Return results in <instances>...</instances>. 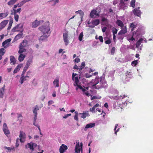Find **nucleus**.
<instances>
[{
  "label": "nucleus",
  "instance_id": "nucleus-52",
  "mask_svg": "<svg viewBox=\"0 0 153 153\" xmlns=\"http://www.w3.org/2000/svg\"><path fill=\"white\" fill-rule=\"evenodd\" d=\"M117 30L115 27H113L112 28V33L113 35H115L117 33Z\"/></svg>",
  "mask_w": 153,
  "mask_h": 153
},
{
  "label": "nucleus",
  "instance_id": "nucleus-42",
  "mask_svg": "<svg viewBox=\"0 0 153 153\" xmlns=\"http://www.w3.org/2000/svg\"><path fill=\"white\" fill-rule=\"evenodd\" d=\"M126 97L127 96H126L125 95H123H123H121L120 96H116L115 97L114 99L115 100H117L121 99V97H122V99H123Z\"/></svg>",
  "mask_w": 153,
  "mask_h": 153
},
{
  "label": "nucleus",
  "instance_id": "nucleus-18",
  "mask_svg": "<svg viewBox=\"0 0 153 153\" xmlns=\"http://www.w3.org/2000/svg\"><path fill=\"white\" fill-rule=\"evenodd\" d=\"M95 126V123H91L87 124L84 129L85 131L87 130V129L89 128H91L94 127Z\"/></svg>",
  "mask_w": 153,
  "mask_h": 153
},
{
  "label": "nucleus",
  "instance_id": "nucleus-63",
  "mask_svg": "<svg viewBox=\"0 0 153 153\" xmlns=\"http://www.w3.org/2000/svg\"><path fill=\"white\" fill-rule=\"evenodd\" d=\"M71 115V114H67L66 115H65L63 117V118H65V119L67 118L68 116H70Z\"/></svg>",
  "mask_w": 153,
  "mask_h": 153
},
{
  "label": "nucleus",
  "instance_id": "nucleus-62",
  "mask_svg": "<svg viewBox=\"0 0 153 153\" xmlns=\"http://www.w3.org/2000/svg\"><path fill=\"white\" fill-rule=\"evenodd\" d=\"M95 108L94 106L91 108L90 109V111L92 112H95Z\"/></svg>",
  "mask_w": 153,
  "mask_h": 153
},
{
  "label": "nucleus",
  "instance_id": "nucleus-35",
  "mask_svg": "<svg viewBox=\"0 0 153 153\" xmlns=\"http://www.w3.org/2000/svg\"><path fill=\"white\" fill-rule=\"evenodd\" d=\"M39 109V107L36 105L35 106L34 109L33 110V113L34 114H37V111Z\"/></svg>",
  "mask_w": 153,
  "mask_h": 153
},
{
  "label": "nucleus",
  "instance_id": "nucleus-45",
  "mask_svg": "<svg viewBox=\"0 0 153 153\" xmlns=\"http://www.w3.org/2000/svg\"><path fill=\"white\" fill-rule=\"evenodd\" d=\"M6 51L5 49L3 48H2L0 49V54L2 56H3L4 55L5 52Z\"/></svg>",
  "mask_w": 153,
  "mask_h": 153
},
{
  "label": "nucleus",
  "instance_id": "nucleus-22",
  "mask_svg": "<svg viewBox=\"0 0 153 153\" xmlns=\"http://www.w3.org/2000/svg\"><path fill=\"white\" fill-rule=\"evenodd\" d=\"M79 114L81 115V117L83 119H85L86 117L89 116L88 113V111L87 112L79 113Z\"/></svg>",
  "mask_w": 153,
  "mask_h": 153
},
{
  "label": "nucleus",
  "instance_id": "nucleus-43",
  "mask_svg": "<svg viewBox=\"0 0 153 153\" xmlns=\"http://www.w3.org/2000/svg\"><path fill=\"white\" fill-rule=\"evenodd\" d=\"M32 62V61L31 59H28L27 61L25 66L29 68V66L30 65L31 63Z\"/></svg>",
  "mask_w": 153,
  "mask_h": 153
},
{
  "label": "nucleus",
  "instance_id": "nucleus-37",
  "mask_svg": "<svg viewBox=\"0 0 153 153\" xmlns=\"http://www.w3.org/2000/svg\"><path fill=\"white\" fill-rule=\"evenodd\" d=\"M28 146V148H29L32 151L34 150V148L33 147L32 143H28L27 144Z\"/></svg>",
  "mask_w": 153,
  "mask_h": 153
},
{
  "label": "nucleus",
  "instance_id": "nucleus-14",
  "mask_svg": "<svg viewBox=\"0 0 153 153\" xmlns=\"http://www.w3.org/2000/svg\"><path fill=\"white\" fill-rule=\"evenodd\" d=\"M50 35L43 34V35L41 36L39 39V40L40 41H46L47 40V39Z\"/></svg>",
  "mask_w": 153,
  "mask_h": 153
},
{
  "label": "nucleus",
  "instance_id": "nucleus-10",
  "mask_svg": "<svg viewBox=\"0 0 153 153\" xmlns=\"http://www.w3.org/2000/svg\"><path fill=\"white\" fill-rule=\"evenodd\" d=\"M121 30L118 33V35L124 34L126 33L127 32V27L126 26L124 25L123 26L120 27Z\"/></svg>",
  "mask_w": 153,
  "mask_h": 153
},
{
  "label": "nucleus",
  "instance_id": "nucleus-13",
  "mask_svg": "<svg viewBox=\"0 0 153 153\" xmlns=\"http://www.w3.org/2000/svg\"><path fill=\"white\" fill-rule=\"evenodd\" d=\"M99 14L97 13L96 10H92L90 14V16L91 18H94L97 16H99Z\"/></svg>",
  "mask_w": 153,
  "mask_h": 153
},
{
  "label": "nucleus",
  "instance_id": "nucleus-26",
  "mask_svg": "<svg viewBox=\"0 0 153 153\" xmlns=\"http://www.w3.org/2000/svg\"><path fill=\"white\" fill-rule=\"evenodd\" d=\"M23 35L22 32H21L20 33L17 34L16 36L14 38V40H17L20 39V38L22 37V36Z\"/></svg>",
  "mask_w": 153,
  "mask_h": 153
},
{
  "label": "nucleus",
  "instance_id": "nucleus-55",
  "mask_svg": "<svg viewBox=\"0 0 153 153\" xmlns=\"http://www.w3.org/2000/svg\"><path fill=\"white\" fill-rule=\"evenodd\" d=\"M98 39H99L100 41L101 42H103V39L102 37V36H99ZM96 39H97L98 38H97V36H96Z\"/></svg>",
  "mask_w": 153,
  "mask_h": 153
},
{
  "label": "nucleus",
  "instance_id": "nucleus-2",
  "mask_svg": "<svg viewBox=\"0 0 153 153\" xmlns=\"http://www.w3.org/2000/svg\"><path fill=\"white\" fill-rule=\"evenodd\" d=\"M39 29L43 34H50V32H49L50 28L49 27V22H48L45 25L39 27Z\"/></svg>",
  "mask_w": 153,
  "mask_h": 153
},
{
  "label": "nucleus",
  "instance_id": "nucleus-39",
  "mask_svg": "<svg viewBox=\"0 0 153 153\" xmlns=\"http://www.w3.org/2000/svg\"><path fill=\"white\" fill-rule=\"evenodd\" d=\"M21 67V65H18L16 67L15 70H14V73H16L19 70L20 68Z\"/></svg>",
  "mask_w": 153,
  "mask_h": 153
},
{
  "label": "nucleus",
  "instance_id": "nucleus-33",
  "mask_svg": "<svg viewBox=\"0 0 153 153\" xmlns=\"http://www.w3.org/2000/svg\"><path fill=\"white\" fill-rule=\"evenodd\" d=\"M18 0H10L7 3L9 6H11L14 4Z\"/></svg>",
  "mask_w": 153,
  "mask_h": 153
},
{
  "label": "nucleus",
  "instance_id": "nucleus-8",
  "mask_svg": "<svg viewBox=\"0 0 153 153\" xmlns=\"http://www.w3.org/2000/svg\"><path fill=\"white\" fill-rule=\"evenodd\" d=\"M81 77H72V80L74 81V85L75 86H77L78 87L80 85V83H79V79H80Z\"/></svg>",
  "mask_w": 153,
  "mask_h": 153
},
{
  "label": "nucleus",
  "instance_id": "nucleus-51",
  "mask_svg": "<svg viewBox=\"0 0 153 153\" xmlns=\"http://www.w3.org/2000/svg\"><path fill=\"white\" fill-rule=\"evenodd\" d=\"M83 36V33L82 32L80 34L79 36V39L80 41L82 40Z\"/></svg>",
  "mask_w": 153,
  "mask_h": 153
},
{
  "label": "nucleus",
  "instance_id": "nucleus-17",
  "mask_svg": "<svg viewBox=\"0 0 153 153\" xmlns=\"http://www.w3.org/2000/svg\"><path fill=\"white\" fill-rule=\"evenodd\" d=\"M113 107L114 109L117 110L120 108L122 109V107H121V105L118 102L115 103L113 106Z\"/></svg>",
  "mask_w": 153,
  "mask_h": 153
},
{
  "label": "nucleus",
  "instance_id": "nucleus-54",
  "mask_svg": "<svg viewBox=\"0 0 153 153\" xmlns=\"http://www.w3.org/2000/svg\"><path fill=\"white\" fill-rule=\"evenodd\" d=\"M14 15V19L16 22L18 21L19 16L18 14H15Z\"/></svg>",
  "mask_w": 153,
  "mask_h": 153
},
{
  "label": "nucleus",
  "instance_id": "nucleus-41",
  "mask_svg": "<svg viewBox=\"0 0 153 153\" xmlns=\"http://www.w3.org/2000/svg\"><path fill=\"white\" fill-rule=\"evenodd\" d=\"M10 60L11 63H13V64L14 65L16 62V59L13 56H10Z\"/></svg>",
  "mask_w": 153,
  "mask_h": 153
},
{
  "label": "nucleus",
  "instance_id": "nucleus-46",
  "mask_svg": "<svg viewBox=\"0 0 153 153\" xmlns=\"http://www.w3.org/2000/svg\"><path fill=\"white\" fill-rule=\"evenodd\" d=\"M18 115V120L21 123L22 121V116L21 114H17Z\"/></svg>",
  "mask_w": 153,
  "mask_h": 153
},
{
  "label": "nucleus",
  "instance_id": "nucleus-49",
  "mask_svg": "<svg viewBox=\"0 0 153 153\" xmlns=\"http://www.w3.org/2000/svg\"><path fill=\"white\" fill-rule=\"evenodd\" d=\"M26 77H21L20 79V82L21 84L23 83L24 81L26 80Z\"/></svg>",
  "mask_w": 153,
  "mask_h": 153
},
{
  "label": "nucleus",
  "instance_id": "nucleus-16",
  "mask_svg": "<svg viewBox=\"0 0 153 153\" xmlns=\"http://www.w3.org/2000/svg\"><path fill=\"white\" fill-rule=\"evenodd\" d=\"M41 22H43L42 21H38L37 20H35L32 23V27L35 28L38 26Z\"/></svg>",
  "mask_w": 153,
  "mask_h": 153
},
{
  "label": "nucleus",
  "instance_id": "nucleus-19",
  "mask_svg": "<svg viewBox=\"0 0 153 153\" xmlns=\"http://www.w3.org/2000/svg\"><path fill=\"white\" fill-rule=\"evenodd\" d=\"M137 26V24L135 22L130 23L129 25V28L131 29V31H133Z\"/></svg>",
  "mask_w": 153,
  "mask_h": 153
},
{
  "label": "nucleus",
  "instance_id": "nucleus-5",
  "mask_svg": "<svg viewBox=\"0 0 153 153\" xmlns=\"http://www.w3.org/2000/svg\"><path fill=\"white\" fill-rule=\"evenodd\" d=\"M82 143H80L79 145V142L76 143V145L75 147V153H80V150L82 151Z\"/></svg>",
  "mask_w": 153,
  "mask_h": 153
},
{
  "label": "nucleus",
  "instance_id": "nucleus-56",
  "mask_svg": "<svg viewBox=\"0 0 153 153\" xmlns=\"http://www.w3.org/2000/svg\"><path fill=\"white\" fill-rule=\"evenodd\" d=\"M108 13L111 15L113 16L114 15V13L113 12V10L111 9H110L109 10Z\"/></svg>",
  "mask_w": 153,
  "mask_h": 153
},
{
  "label": "nucleus",
  "instance_id": "nucleus-61",
  "mask_svg": "<svg viewBox=\"0 0 153 153\" xmlns=\"http://www.w3.org/2000/svg\"><path fill=\"white\" fill-rule=\"evenodd\" d=\"M105 42L106 44H109L111 42V40L110 39H108L106 40H105Z\"/></svg>",
  "mask_w": 153,
  "mask_h": 153
},
{
  "label": "nucleus",
  "instance_id": "nucleus-25",
  "mask_svg": "<svg viewBox=\"0 0 153 153\" xmlns=\"http://www.w3.org/2000/svg\"><path fill=\"white\" fill-rule=\"evenodd\" d=\"M143 38H140L136 42V48H138L141 43L143 42Z\"/></svg>",
  "mask_w": 153,
  "mask_h": 153
},
{
  "label": "nucleus",
  "instance_id": "nucleus-11",
  "mask_svg": "<svg viewBox=\"0 0 153 153\" xmlns=\"http://www.w3.org/2000/svg\"><path fill=\"white\" fill-rule=\"evenodd\" d=\"M68 149L67 146L64 144H62L60 147L59 151L60 153H64L65 151Z\"/></svg>",
  "mask_w": 153,
  "mask_h": 153
},
{
  "label": "nucleus",
  "instance_id": "nucleus-21",
  "mask_svg": "<svg viewBox=\"0 0 153 153\" xmlns=\"http://www.w3.org/2000/svg\"><path fill=\"white\" fill-rule=\"evenodd\" d=\"M9 14L8 11H5L4 13H0V19H2L3 18L7 17Z\"/></svg>",
  "mask_w": 153,
  "mask_h": 153
},
{
  "label": "nucleus",
  "instance_id": "nucleus-6",
  "mask_svg": "<svg viewBox=\"0 0 153 153\" xmlns=\"http://www.w3.org/2000/svg\"><path fill=\"white\" fill-rule=\"evenodd\" d=\"M120 9L123 10L126 9L127 7V4L124 2L123 0H120V3L119 4Z\"/></svg>",
  "mask_w": 153,
  "mask_h": 153
},
{
  "label": "nucleus",
  "instance_id": "nucleus-58",
  "mask_svg": "<svg viewBox=\"0 0 153 153\" xmlns=\"http://www.w3.org/2000/svg\"><path fill=\"white\" fill-rule=\"evenodd\" d=\"M37 117V114H34V122L33 123V125H36L35 122H36Z\"/></svg>",
  "mask_w": 153,
  "mask_h": 153
},
{
  "label": "nucleus",
  "instance_id": "nucleus-40",
  "mask_svg": "<svg viewBox=\"0 0 153 153\" xmlns=\"http://www.w3.org/2000/svg\"><path fill=\"white\" fill-rule=\"evenodd\" d=\"M76 13H79L80 16H81V19H82V18L83 16L84 15V13L81 10H78L77 11H76L75 12Z\"/></svg>",
  "mask_w": 153,
  "mask_h": 153
},
{
  "label": "nucleus",
  "instance_id": "nucleus-4",
  "mask_svg": "<svg viewBox=\"0 0 153 153\" xmlns=\"http://www.w3.org/2000/svg\"><path fill=\"white\" fill-rule=\"evenodd\" d=\"M23 23H20L18 24L12 29V31L13 32L16 31H20V32H22L23 31Z\"/></svg>",
  "mask_w": 153,
  "mask_h": 153
},
{
  "label": "nucleus",
  "instance_id": "nucleus-31",
  "mask_svg": "<svg viewBox=\"0 0 153 153\" xmlns=\"http://www.w3.org/2000/svg\"><path fill=\"white\" fill-rule=\"evenodd\" d=\"M19 50L18 51V53L20 54H22L26 51V49L23 47H21L19 46Z\"/></svg>",
  "mask_w": 153,
  "mask_h": 153
},
{
  "label": "nucleus",
  "instance_id": "nucleus-27",
  "mask_svg": "<svg viewBox=\"0 0 153 153\" xmlns=\"http://www.w3.org/2000/svg\"><path fill=\"white\" fill-rule=\"evenodd\" d=\"M27 45V41L26 40H24L22 43L20 44L19 46L24 48L26 47Z\"/></svg>",
  "mask_w": 153,
  "mask_h": 153
},
{
  "label": "nucleus",
  "instance_id": "nucleus-44",
  "mask_svg": "<svg viewBox=\"0 0 153 153\" xmlns=\"http://www.w3.org/2000/svg\"><path fill=\"white\" fill-rule=\"evenodd\" d=\"M135 0H132L130 3V6L133 8L135 7Z\"/></svg>",
  "mask_w": 153,
  "mask_h": 153
},
{
  "label": "nucleus",
  "instance_id": "nucleus-29",
  "mask_svg": "<svg viewBox=\"0 0 153 153\" xmlns=\"http://www.w3.org/2000/svg\"><path fill=\"white\" fill-rule=\"evenodd\" d=\"M19 141H20L22 143L24 142V140H22L21 138L19 139V138H17L16 140V147H18L19 146Z\"/></svg>",
  "mask_w": 153,
  "mask_h": 153
},
{
  "label": "nucleus",
  "instance_id": "nucleus-9",
  "mask_svg": "<svg viewBox=\"0 0 153 153\" xmlns=\"http://www.w3.org/2000/svg\"><path fill=\"white\" fill-rule=\"evenodd\" d=\"M140 8V7H138L137 8H135L133 10V13L134 14L138 17H140L142 14L141 11L139 9Z\"/></svg>",
  "mask_w": 153,
  "mask_h": 153
},
{
  "label": "nucleus",
  "instance_id": "nucleus-28",
  "mask_svg": "<svg viewBox=\"0 0 153 153\" xmlns=\"http://www.w3.org/2000/svg\"><path fill=\"white\" fill-rule=\"evenodd\" d=\"M5 87V85H4L1 89L0 88V98H2L3 97Z\"/></svg>",
  "mask_w": 153,
  "mask_h": 153
},
{
  "label": "nucleus",
  "instance_id": "nucleus-60",
  "mask_svg": "<svg viewBox=\"0 0 153 153\" xmlns=\"http://www.w3.org/2000/svg\"><path fill=\"white\" fill-rule=\"evenodd\" d=\"M78 88H79L80 89L82 90V91L84 92V93L86 91L85 89L83 88L81 85L79 86H78Z\"/></svg>",
  "mask_w": 153,
  "mask_h": 153
},
{
  "label": "nucleus",
  "instance_id": "nucleus-34",
  "mask_svg": "<svg viewBox=\"0 0 153 153\" xmlns=\"http://www.w3.org/2000/svg\"><path fill=\"white\" fill-rule=\"evenodd\" d=\"M25 55L21 54L19 57L18 59L19 61L21 62L23 61L25 57Z\"/></svg>",
  "mask_w": 153,
  "mask_h": 153
},
{
  "label": "nucleus",
  "instance_id": "nucleus-57",
  "mask_svg": "<svg viewBox=\"0 0 153 153\" xmlns=\"http://www.w3.org/2000/svg\"><path fill=\"white\" fill-rule=\"evenodd\" d=\"M137 63L138 62L137 60H135L132 62L131 64L132 66H136L137 64Z\"/></svg>",
  "mask_w": 153,
  "mask_h": 153
},
{
  "label": "nucleus",
  "instance_id": "nucleus-59",
  "mask_svg": "<svg viewBox=\"0 0 153 153\" xmlns=\"http://www.w3.org/2000/svg\"><path fill=\"white\" fill-rule=\"evenodd\" d=\"M115 50V48L114 47H113L112 48L111 50V54L112 55H113L114 53Z\"/></svg>",
  "mask_w": 153,
  "mask_h": 153
},
{
  "label": "nucleus",
  "instance_id": "nucleus-50",
  "mask_svg": "<svg viewBox=\"0 0 153 153\" xmlns=\"http://www.w3.org/2000/svg\"><path fill=\"white\" fill-rule=\"evenodd\" d=\"M101 98V97H97L96 96H92V95H91V100H93L95 99H100Z\"/></svg>",
  "mask_w": 153,
  "mask_h": 153
},
{
  "label": "nucleus",
  "instance_id": "nucleus-20",
  "mask_svg": "<svg viewBox=\"0 0 153 153\" xmlns=\"http://www.w3.org/2000/svg\"><path fill=\"white\" fill-rule=\"evenodd\" d=\"M116 23L119 27H122L124 26L123 22L120 19H117L116 21Z\"/></svg>",
  "mask_w": 153,
  "mask_h": 153
},
{
  "label": "nucleus",
  "instance_id": "nucleus-32",
  "mask_svg": "<svg viewBox=\"0 0 153 153\" xmlns=\"http://www.w3.org/2000/svg\"><path fill=\"white\" fill-rule=\"evenodd\" d=\"M59 79H56L53 82V84L56 87H58L59 86Z\"/></svg>",
  "mask_w": 153,
  "mask_h": 153
},
{
  "label": "nucleus",
  "instance_id": "nucleus-48",
  "mask_svg": "<svg viewBox=\"0 0 153 153\" xmlns=\"http://www.w3.org/2000/svg\"><path fill=\"white\" fill-rule=\"evenodd\" d=\"M28 68L27 67H26L25 66V67L23 71L22 72V76H24V75H23L25 74V73L26 72V71H27Z\"/></svg>",
  "mask_w": 153,
  "mask_h": 153
},
{
  "label": "nucleus",
  "instance_id": "nucleus-1",
  "mask_svg": "<svg viewBox=\"0 0 153 153\" xmlns=\"http://www.w3.org/2000/svg\"><path fill=\"white\" fill-rule=\"evenodd\" d=\"M143 33L142 30L141 28H139L136 31L133 32L132 36L131 38H127V39L130 42L135 40L136 39H137L141 37Z\"/></svg>",
  "mask_w": 153,
  "mask_h": 153
},
{
  "label": "nucleus",
  "instance_id": "nucleus-38",
  "mask_svg": "<svg viewBox=\"0 0 153 153\" xmlns=\"http://www.w3.org/2000/svg\"><path fill=\"white\" fill-rule=\"evenodd\" d=\"M16 8H14V7L13 8V11H14L15 12L16 14H17V13H20L21 10V8H18L16 10Z\"/></svg>",
  "mask_w": 153,
  "mask_h": 153
},
{
  "label": "nucleus",
  "instance_id": "nucleus-53",
  "mask_svg": "<svg viewBox=\"0 0 153 153\" xmlns=\"http://www.w3.org/2000/svg\"><path fill=\"white\" fill-rule=\"evenodd\" d=\"M118 126V124H116L115 125V127L114 129V130L115 131V134H116L117 132H118L119 131L120 129V128H118L116 131L117 128Z\"/></svg>",
  "mask_w": 153,
  "mask_h": 153
},
{
  "label": "nucleus",
  "instance_id": "nucleus-15",
  "mask_svg": "<svg viewBox=\"0 0 153 153\" xmlns=\"http://www.w3.org/2000/svg\"><path fill=\"white\" fill-rule=\"evenodd\" d=\"M3 130L6 135L10 133V131L8 129L7 124L5 123H4L3 124Z\"/></svg>",
  "mask_w": 153,
  "mask_h": 153
},
{
  "label": "nucleus",
  "instance_id": "nucleus-64",
  "mask_svg": "<svg viewBox=\"0 0 153 153\" xmlns=\"http://www.w3.org/2000/svg\"><path fill=\"white\" fill-rule=\"evenodd\" d=\"M74 61L78 63L80 61V59L79 58H76L74 59Z\"/></svg>",
  "mask_w": 153,
  "mask_h": 153
},
{
  "label": "nucleus",
  "instance_id": "nucleus-3",
  "mask_svg": "<svg viewBox=\"0 0 153 153\" xmlns=\"http://www.w3.org/2000/svg\"><path fill=\"white\" fill-rule=\"evenodd\" d=\"M68 31L66 29H65L63 34V40L65 45H67L69 43L68 40Z\"/></svg>",
  "mask_w": 153,
  "mask_h": 153
},
{
  "label": "nucleus",
  "instance_id": "nucleus-7",
  "mask_svg": "<svg viewBox=\"0 0 153 153\" xmlns=\"http://www.w3.org/2000/svg\"><path fill=\"white\" fill-rule=\"evenodd\" d=\"M102 78L103 79H104V77H100L101 79H99L98 77H96L95 79V82L92 85V86L93 87H95V88L96 89H99L100 87H97V86H96V85L97 84H98L99 83L100 84H101V83H102V81L101 80H100V82H99L98 81L99 80V79H102Z\"/></svg>",
  "mask_w": 153,
  "mask_h": 153
},
{
  "label": "nucleus",
  "instance_id": "nucleus-12",
  "mask_svg": "<svg viewBox=\"0 0 153 153\" xmlns=\"http://www.w3.org/2000/svg\"><path fill=\"white\" fill-rule=\"evenodd\" d=\"M11 40V39L10 38L7 39L3 42L2 46L4 48H7L9 46V43Z\"/></svg>",
  "mask_w": 153,
  "mask_h": 153
},
{
  "label": "nucleus",
  "instance_id": "nucleus-47",
  "mask_svg": "<svg viewBox=\"0 0 153 153\" xmlns=\"http://www.w3.org/2000/svg\"><path fill=\"white\" fill-rule=\"evenodd\" d=\"M75 115L74 116V118L75 120L78 121V113L77 111H76L75 112Z\"/></svg>",
  "mask_w": 153,
  "mask_h": 153
},
{
  "label": "nucleus",
  "instance_id": "nucleus-23",
  "mask_svg": "<svg viewBox=\"0 0 153 153\" xmlns=\"http://www.w3.org/2000/svg\"><path fill=\"white\" fill-rule=\"evenodd\" d=\"M8 20H5L3 21L0 24V26L3 28L8 23Z\"/></svg>",
  "mask_w": 153,
  "mask_h": 153
},
{
  "label": "nucleus",
  "instance_id": "nucleus-24",
  "mask_svg": "<svg viewBox=\"0 0 153 153\" xmlns=\"http://www.w3.org/2000/svg\"><path fill=\"white\" fill-rule=\"evenodd\" d=\"M25 134L23 131H20L19 137L21 138L22 140H24V139L25 137Z\"/></svg>",
  "mask_w": 153,
  "mask_h": 153
},
{
  "label": "nucleus",
  "instance_id": "nucleus-30",
  "mask_svg": "<svg viewBox=\"0 0 153 153\" xmlns=\"http://www.w3.org/2000/svg\"><path fill=\"white\" fill-rule=\"evenodd\" d=\"M24 3V1H22L20 3L15 5L13 7H14V8H16L17 7H22Z\"/></svg>",
  "mask_w": 153,
  "mask_h": 153
},
{
  "label": "nucleus",
  "instance_id": "nucleus-36",
  "mask_svg": "<svg viewBox=\"0 0 153 153\" xmlns=\"http://www.w3.org/2000/svg\"><path fill=\"white\" fill-rule=\"evenodd\" d=\"M100 23V21L99 19H97L93 20L92 22V24L95 25H98Z\"/></svg>",
  "mask_w": 153,
  "mask_h": 153
}]
</instances>
